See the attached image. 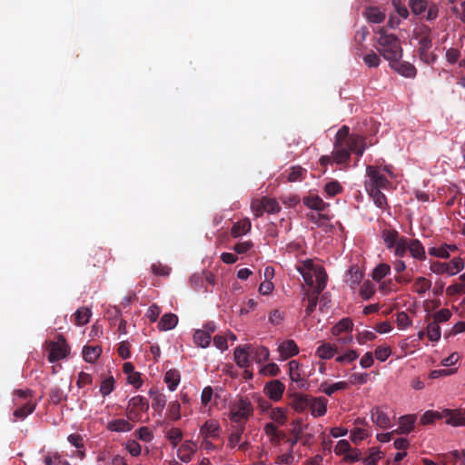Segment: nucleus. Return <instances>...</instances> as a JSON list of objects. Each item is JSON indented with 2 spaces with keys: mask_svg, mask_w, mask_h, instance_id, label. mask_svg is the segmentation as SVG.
<instances>
[{
  "mask_svg": "<svg viewBox=\"0 0 465 465\" xmlns=\"http://www.w3.org/2000/svg\"><path fill=\"white\" fill-rule=\"evenodd\" d=\"M365 147L366 143L363 136L355 134H351L348 126H341L335 135L331 155H322L319 160L321 166L323 168V173L326 172L329 163H348L351 153L361 157L365 151Z\"/></svg>",
  "mask_w": 465,
  "mask_h": 465,
  "instance_id": "obj_1",
  "label": "nucleus"
},
{
  "mask_svg": "<svg viewBox=\"0 0 465 465\" xmlns=\"http://www.w3.org/2000/svg\"><path fill=\"white\" fill-rule=\"evenodd\" d=\"M376 36L377 50L384 59L391 61L402 57V48L400 39L393 34H390L385 27L373 29Z\"/></svg>",
  "mask_w": 465,
  "mask_h": 465,
  "instance_id": "obj_2",
  "label": "nucleus"
},
{
  "mask_svg": "<svg viewBox=\"0 0 465 465\" xmlns=\"http://www.w3.org/2000/svg\"><path fill=\"white\" fill-rule=\"evenodd\" d=\"M304 282L313 291H323L326 288L328 276L324 268L315 265L312 260H306L297 265Z\"/></svg>",
  "mask_w": 465,
  "mask_h": 465,
  "instance_id": "obj_3",
  "label": "nucleus"
},
{
  "mask_svg": "<svg viewBox=\"0 0 465 465\" xmlns=\"http://www.w3.org/2000/svg\"><path fill=\"white\" fill-rule=\"evenodd\" d=\"M254 411L251 400L246 396H239L229 406V419L237 425H243Z\"/></svg>",
  "mask_w": 465,
  "mask_h": 465,
  "instance_id": "obj_4",
  "label": "nucleus"
},
{
  "mask_svg": "<svg viewBox=\"0 0 465 465\" xmlns=\"http://www.w3.org/2000/svg\"><path fill=\"white\" fill-rule=\"evenodd\" d=\"M381 238L389 250H392L395 256L404 257L406 237L400 235L395 229H385L381 232Z\"/></svg>",
  "mask_w": 465,
  "mask_h": 465,
  "instance_id": "obj_5",
  "label": "nucleus"
},
{
  "mask_svg": "<svg viewBox=\"0 0 465 465\" xmlns=\"http://www.w3.org/2000/svg\"><path fill=\"white\" fill-rule=\"evenodd\" d=\"M15 403L21 404V406L14 411V416L16 419L25 420L36 407V404L29 399L31 397V391L18 390L15 392Z\"/></svg>",
  "mask_w": 465,
  "mask_h": 465,
  "instance_id": "obj_6",
  "label": "nucleus"
},
{
  "mask_svg": "<svg viewBox=\"0 0 465 465\" xmlns=\"http://www.w3.org/2000/svg\"><path fill=\"white\" fill-rule=\"evenodd\" d=\"M149 402L146 398L137 395L131 398L126 407V417L129 420L139 421L142 415L147 412Z\"/></svg>",
  "mask_w": 465,
  "mask_h": 465,
  "instance_id": "obj_7",
  "label": "nucleus"
},
{
  "mask_svg": "<svg viewBox=\"0 0 465 465\" xmlns=\"http://www.w3.org/2000/svg\"><path fill=\"white\" fill-rule=\"evenodd\" d=\"M367 176L369 180L365 182L366 189H387L391 183L388 179L381 173L379 167L369 165L366 169Z\"/></svg>",
  "mask_w": 465,
  "mask_h": 465,
  "instance_id": "obj_8",
  "label": "nucleus"
},
{
  "mask_svg": "<svg viewBox=\"0 0 465 465\" xmlns=\"http://www.w3.org/2000/svg\"><path fill=\"white\" fill-rule=\"evenodd\" d=\"M68 352L69 349L65 340L62 336H59L56 341H53L49 345L48 360L50 362H55L64 359Z\"/></svg>",
  "mask_w": 465,
  "mask_h": 465,
  "instance_id": "obj_9",
  "label": "nucleus"
},
{
  "mask_svg": "<svg viewBox=\"0 0 465 465\" xmlns=\"http://www.w3.org/2000/svg\"><path fill=\"white\" fill-rule=\"evenodd\" d=\"M425 34L419 39V55L420 60L426 64H431L435 60V55L429 52L431 47V38L429 35L430 28L424 27Z\"/></svg>",
  "mask_w": 465,
  "mask_h": 465,
  "instance_id": "obj_10",
  "label": "nucleus"
},
{
  "mask_svg": "<svg viewBox=\"0 0 465 465\" xmlns=\"http://www.w3.org/2000/svg\"><path fill=\"white\" fill-rule=\"evenodd\" d=\"M202 439L218 440L222 436V427L214 419L207 420L199 430Z\"/></svg>",
  "mask_w": 465,
  "mask_h": 465,
  "instance_id": "obj_11",
  "label": "nucleus"
},
{
  "mask_svg": "<svg viewBox=\"0 0 465 465\" xmlns=\"http://www.w3.org/2000/svg\"><path fill=\"white\" fill-rule=\"evenodd\" d=\"M244 430H245V428L243 425H237L232 428V432L228 436V442H227L228 448H230L232 450L237 449L239 450H245L248 448V446H249L248 441L242 440V437L244 432Z\"/></svg>",
  "mask_w": 465,
  "mask_h": 465,
  "instance_id": "obj_12",
  "label": "nucleus"
},
{
  "mask_svg": "<svg viewBox=\"0 0 465 465\" xmlns=\"http://www.w3.org/2000/svg\"><path fill=\"white\" fill-rule=\"evenodd\" d=\"M279 353L278 361H286L299 353V347L293 340H285L280 341L277 346Z\"/></svg>",
  "mask_w": 465,
  "mask_h": 465,
  "instance_id": "obj_13",
  "label": "nucleus"
},
{
  "mask_svg": "<svg viewBox=\"0 0 465 465\" xmlns=\"http://www.w3.org/2000/svg\"><path fill=\"white\" fill-rule=\"evenodd\" d=\"M285 391V385L280 380L268 381L263 388L264 394L273 401H279Z\"/></svg>",
  "mask_w": 465,
  "mask_h": 465,
  "instance_id": "obj_14",
  "label": "nucleus"
},
{
  "mask_svg": "<svg viewBox=\"0 0 465 465\" xmlns=\"http://www.w3.org/2000/svg\"><path fill=\"white\" fill-rule=\"evenodd\" d=\"M410 252L414 259L424 261L426 259V252L422 243L418 239H409L406 237L404 246V256Z\"/></svg>",
  "mask_w": 465,
  "mask_h": 465,
  "instance_id": "obj_15",
  "label": "nucleus"
},
{
  "mask_svg": "<svg viewBox=\"0 0 465 465\" xmlns=\"http://www.w3.org/2000/svg\"><path fill=\"white\" fill-rule=\"evenodd\" d=\"M252 352V345L238 346L233 351L235 363L240 368H247L251 363V355Z\"/></svg>",
  "mask_w": 465,
  "mask_h": 465,
  "instance_id": "obj_16",
  "label": "nucleus"
},
{
  "mask_svg": "<svg viewBox=\"0 0 465 465\" xmlns=\"http://www.w3.org/2000/svg\"><path fill=\"white\" fill-rule=\"evenodd\" d=\"M401 58H397L390 63L391 69L404 77L414 78L417 74V69L413 64L406 61H401Z\"/></svg>",
  "mask_w": 465,
  "mask_h": 465,
  "instance_id": "obj_17",
  "label": "nucleus"
},
{
  "mask_svg": "<svg viewBox=\"0 0 465 465\" xmlns=\"http://www.w3.org/2000/svg\"><path fill=\"white\" fill-rule=\"evenodd\" d=\"M288 367L290 380L296 383L299 388H304L307 382L303 376V371L299 361L296 360H292L289 361Z\"/></svg>",
  "mask_w": 465,
  "mask_h": 465,
  "instance_id": "obj_18",
  "label": "nucleus"
},
{
  "mask_svg": "<svg viewBox=\"0 0 465 465\" xmlns=\"http://www.w3.org/2000/svg\"><path fill=\"white\" fill-rule=\"evenodd\" d=\"M328 400L322 396H311L310 411L314 418L322 417L327 412Z\"/></svg>",
  "mask_w": 465,
  "mask_h": 465,
  "instance_id": "obj_19",
  "label": "nucleus"
},
{
  "mask_svg": "<svg viewBox=\"0 0 465 465\" xmlns=\"http://www.w3.org/2000/svg\"><path fill=\"white\" fill-rule=\"evenodd\" d=\"M371 421L381 429H389L391 427L389 415L380 407L371 410Z\"/></svg>",
  "mask_w": 465,
  "mask_h": 465,
  "instance_id": "obj_20",
  "label": "nucleus"
},
{
  "mask_svg": "<svg viewBox=\"0 0 465 465\" xmlns=\"http://www.w3.org/2000/svg\"><path fill=\"white\" fill-rule=\"evenodd\" d=\"M196 449V444L193 440H185L177 449V457L184 463L190 462Z\"/></svg>",
  "mask_w": 465,
  "mask_h": 465,
  "instance_id": "obj_21",
  "label": "nucleus"
},
{
  "mask_svg": "<svg viewBox=\"0 0 465 465\" xmlns=\"http://www.w3.org/2000/svg\"><path fill=\"white\" fill-rule=\"evenodd\" d=\"M303 204L309 209L315 210L318 212H323L329 203L323 202V200L317 194H309L302 198Z\"/></svg>",
  "mask_w": 465,
  "mask_h": 465,
  "instance_id": "obj_22",
  "label": "nucleus"
},
{
  "mask_svg": "<svg viewBox=\"0 0 465 465\" xmlns=\"http://www.w3.org/2000/svg\"><path fill=\"white\" fill-rule=\"evenodd\" d=\"M348 388L347 381H337L334 383H329L327 381H323L319 386V391L326 394L327 396H331L337 391H344Z\"/></svg>",
  "mask_w": 465,
  "mask_h": 465,
  "instance_id": "obj_23",
  "label": "nucleus"
},
{
  "mask_svg": "<svg viewBox=\"0 0 465 465\" xmlns=\"http://www.w3.org/2000/svg\"><path fill=\"white\" fill-rule=\"evenodd\" d=\"M252 228L251 221L248 218L242 219L234 223L231 228V235L238 238L245 235Z\"/></svg>",
  "mask_w": 465,
  "mask_h": 465,
  "instance_id": "obj_24",
  "label": "nucleus"
},
{
  "mask_svg": "<svg viewBox=\"0 0 465 465\" xmlns=\"http://www.w3.org/2000/svg\"><path fill=\"white\" fill-rule=\"evenodd\" d=\"M353 322L351 318H342L331 330L333 336H340L342 333L351 332L353 330Z\"/></svg>",
  "mask_w": 465,
  "mask_h": 465,
  "instance_id": "obj_25",
  "label": "nucleus"
},
{
  "mask_svg": "<svg viewBox=\"0 0 465 465\" xmlns=\"http://www.w3.org/2000/svg\"><path fill=\"white\" fill-rule=\"evenodd\" d=\"M320 293L321 292H304L302 301L305 307L307 316L311 315L317 307Z\"/></svg>",
  "mask_w": 465,
  "mask_h": 465,
  "instance_id": "obj_26",
  "label": "nucleus"
},
{
  "mask_svg": "<svg viewBox=\"0 0 465 465\" xmlns=\"http://www.w3.org/2000/svg\"><path fill=\"white\" fill-rule=\"evenodd\" d=\"M416 418L414 415H405L400 418L399 427L394 430L398 434H407L411 432L415 424Z\"/></svg>",
  "mask_w": 465,
  "mask_h": 465,
  "instance_id": "obj_27",
  "label": "nucleus"
},
{
  "mask_svg": "<svg viewBox=\"0 0 465 465\" xmlns=\"http://www.w3.org/2000/svg\"><path fill=\"white\" fill-rule=\"evenodd\" d=\"M163 381L167 385L170 391H174L181 381V375L179 371L170 369L164 373Z\"/></svg>",
  "mask_w": 465,
  "mask_h": 465,
  "instance_id": "obj_28",
  "label": "nucleus"
},
{
  "mask_svg": "<svg viewBox=\"0 0 465 465\" xmlns=\"http://www.w3.org/2000/svg\"><path fill=\"white\" fill-rule=\"evenodd\" d=\"M306 169L302 166H292L286 170L282 175H286V180L289 183H295L302 181L306 177Z\"/></svg>",
  "mask_w": 465,
  "mask_h": 465,
  "instance_id": "obj_29",
  "label": "nucleus"
},
{
  "mask_svg": "<svg viewBox=\"0 0 465 465\" xmlns=\"http://www.w3.org/2000/svg\"><path fill=\"white\" fill-rule=\"evenodd\" d=\"M130 421L128 419H115L108 422L107 429L114 432H128L133 429Z\"/></svg>",
  "mask_w": 465,
  "mask_h": 465,
  "instance_id": "obj_30",
  "label": "nucleus"
},
{
  "mask_svg": "<svg viewBox=\"0 0 465 465\" xmlns=\"http://www.w3.org/2000/svg\"><path fill=\"white\" fill-rule=\"evenodd\" d=\"M311 396L307 394L299 393L293 398L292 406L297 412H303L310 410Z\"/></svg>",
  "mask_w": 465,
  "mask_h": 465,
  "instance_id": "obj_31",
  "label": "nucleus"
},
{
  "mask_svg": "<svg viewBox=\"0 0 465 465\" xmlns=\"http://www.w3.org/2000/svg\"><path fill=\"white\" fill-rule=\"evenodd\" d=\"M364 16L370 23L381 24L385 18V13L381 12L377 6H369L364 11Z\"/></svg>",
  "mask_w": 465,
  "mask_h": 465,
  "instance_id": "obj_32",
  "label": "nucleus"
},
{
  "mask_svg": "<svg viewBox=\"0 0 465 465\" xmlns=\"http://www.w3.org/2000/svg\"><path fill=\"white\" fill-rule=\"evenodd\" d=\"M148 394L152 397V408L158 412H162L166 406V396L154 390H150Z\"/></svg>",
  "mask_w": 465,
  "mask_h": 465,
  "instance_id": "obj_33",
  "label": "nucleus"
},
{
  "mask_svg": "<svg viewBox=\"0 0 465 465\" xmlns=\"http://www.w3.org/2000/svg\"><path fill=\"white\" fill-rule=\"evenodd\" d=\"M178 323V317L173 313H165L162 316L158 328L161 331H170L176 327Z\"/></svg>",
  "mask_w": 465,
  "mask_h": 465,
  "instance_id": "obj_34",
  "label": "nucleus"
},
{
  "mask_svg": "<svg viewBox=\"0 0 465 465\" xmlns=\"http://www.w3.org/2000/svg\"><path fill=\"white\" fill-rule=\"evenodd\" d=\"M336 352V347L329 342H322L316 349V356L322 360L331 359Z\"/></svg>",
  "mask_w": 465,
  "mask_h": 465,
  "instance_id": "obj_35",
  "label": "nucleus"
},
{
  "mask_svg": "<svg viewBox=\"0 0 465 465\" xmlns=\"http://www.w3.org/2000/svg\"><path fill=\"white\" fill-rule=\"evenodd\" d=\"M269 416L274 423L282 426L287 421V409L282 407L272 408Z\"/></svg>",
  "mask_w": 465,
  "mask_h": 465,
  "instance_id": "obj_36",
  "label": "nucleus"
},
{
  "mask_svg": "<svg viewBox=\"0 0 465 465\" xmlns=\"http://www.w3.org/2000/svg\"><path fill=\"white\" fill-rule=\"evenodd\" d=\"M362 276L363 274L359 266L353 265L346 274V282L350 283L351 289H354L355 285L361 282Z\"/></svg>",
  "mask_w": 465,
  "mask_h": 465,
  "instance_id": "obj_37",
  "label": "nucleus"
},
{
  "mask_svg": "<svg viewBox=\"0 0 465 465\" xmlns=\"http://www.w3.org/2000/svg\"><path fill=\"white\" fill-rule=\"evenodd\" d=\"M458 248L454 244H442L440 248L431 247L429 249V253L432 256L440 258H449L450 252L457 251Z\"/></svg>",
  "mask_w": 465,
  "mask_h": 465,
  "instance_id": "obj_38",
  "label": "nucleus"
},
{
  "mask_svg": "<svg viewBox=\"0 0 465 465\" xmlns=\"http://www.w3.org/2000/svg\"><path fill=\"white\" fill-rule=\"evenodd\" d=\"M274 276V269L271 266H267L263 271L264 280L261 282L258 291H273L274 284L272 279Z\"/></svg>",
  "mask_w": 465,
  "mask_h": 465,
  "instance_id": "obj_39",
  "label": "nucleus"
},
{
  "mask_svg": "<svg viewBox=\"0 0 465 465\" xmlns=\"http://www.w3.org/2000/svg\"><path fill=\"white\" fill-rule=\"evenodd\" d=\"M102 349L99 346H84L83 356L86 362L94 363L101 355Z\"/></svg>",
  "mask_w": 465,
  "mask_h": 465,
  "instance_id": "obj_40",
  "label": "nucleus"
},
{
  "mask_svg": "<svg viewBox=\"0 0 465 465\" xmlns=\"http://www.w3.org/2000/svg\"><path fill=\"white\" fill-rule=\"evenodd\" d=\"M366 191L377 207L381 209H386L388 206L387 199L384 193L381 192V190L366 189Z\"/></svg>",
  "mask_w": 465,
  "mask_h": 465,
  "instance_id": "obj_41",
  "label": "nucleus"
},
{
  "mask_svg": "<svg viewBox=\"0 0 465 465\" xmlns=\"http://www.w3.org/2000/svg\"><path fill=\"white\" fill-rule=\"evenodd\" d=\"M92 315L91 311L86 307L79 308L74 313V322L78 326L85 325L89 322L90 317Z\"/></svg>",
  "mask_w": 465,
  "mask_h": 465,
  "instance_id": "obj_42",
  "label": "nucleus"
},
{
  "mask_svg": "<svg viewBox=\"0 0 465 465\" xmlns=\"http://www.w3.org/2000/svg\"><path fill=\"white\" fill-rule=\"evenodd\" d=\"M211 336L208 331L196 330L193 334L194 343L201 348H207L211 342Z\"/></svg>",
  "mask_w": 465,
  "mask_h": 465,
  "instance_id": "obj_43",
  "label": "nucleus"
},
{
  "mask_svg": "<svg viewBox=\"0 0 465 465\" xmlns=\"http://www.w3.org/2000/svg\"><path fill=\"white\" fill-rule=\"evenodd\" d=\"M108 259V253L106 250L98 249L94 251V255L89 260V263L94 267H100L104 264Z\"/></svg>",
  "mask_w": 465,
  "mask_h": 465,
  "instance_id": "obj_44",
  "label": "nucleus"
},
{
  "mask_svg": "<svg viewBox=\"0 0 465 465\" xmlns=\"http://www.w3.org/2000/svg\"><path fill=\"white\" fill-rule=\"evenodd\" d=\"M427 336L432 342H437L440 340L441 331L438 322H431L427 326Z\"/></svg>",
  "mask_w": 465,
  "mask_h": 465,
  "instance_id": "obj_45",
  "label": "nucleus"
},
{
  "mask_svg": "<svg viewBox=\"0 0 465 465\" xmlns=\"http://www.w3.org/2000/svg\"><path fill=\"white\" fill-rule=\"evenodd\" d=\"M391 267L387 263H380L372 271V279L376 282H381L385 276L390 274Z\"/></svg>",
  "mask_w": 465,
  "mask_h": 465,
  "instance_id": "obj_46",
  "label": "nucleus"
},
{
  "mask_svg": "<svg viewBox=\"0 0 465 465\" xmlns=\"http://www.w3.org/2000/svg\"><path fill=\"white\" fill-rule=\"evenodd\" d=\"M253 359L257 363H262L266 361L270 357V351L265 346H258L256 348L252 347Z\"/></svg>",
  "mask_w": 465,
  "mask_h": 465,
  "instance_id": "obj_47",
  "label": "nucleus"
},
{
  "mask_svg": "<svg viewBox=\"0 0 465 465\" xmlns=\"http://www.w3.org/2000/svg\"><path fill=\"white\" fill-rule=\"evenodd\" d=\"M371 432L366 429L363 428H355L351 431V440L358 444L363 440L367 439L369 436H371Z\"/></svg>",
  "mask_w": 465,
  "mask_h": 465,
  "instance_id": "obj_48",
  "label": "nucleus"
},
{
  "mask_svg": "<svg viewBox=\"0 0 465 465\" xmlns=\"http://www.w3.org/2000/svg\"><path fill=\"white\" fill-rule=\"evenodd\" d=\"M382 457V452L379 448L373 447L369 450V455L363 459L365 465H377Z\"/></svg>",
  "mask_w": 465,
  "mask_h": 465,
  "instance_id": "obj_49",
  "label": "nucleus"
},
{
  "mask_svg": "<svg viewBox=\"0 0 465 465\" xmlns=\"http://www.w3.org/2000/svg\"><path fill=\"white\" fill-rule=\"evenodd\" d=\"M428 5L429 3L427 0H410L409 2L411 12L415 15L425 14Z\"/></svg>",
  "mask_w": 465,
  "mask_h": 465,
  "instance_id": "obj_50",
  "label": "nucleus"
},
{
  "mask_svg": "<svg viewBox=\"0 0 465 465\" xmlns=\"http://www.w3.org/2000/svg\"><path fill=\"white\" fill-rule=\"evenodd\" d=\"M166 438L172 446L175 448L183 438V431L179 428H171L166 432Z\"/></svg>",
  "mask_w": 465,
  "mask_h": 465,
  "instance_id": "obj_51",
  "label": "nucleus"
},
{
  "mask_svg": "<svg viewBox=\"0 0 465 465\" xmlns=\"http://www.w3.org/2000/svg\"><path fill=\"white\" fill-rule=\"evenodd\" d=\"M181 404L178 401H173L169 403L166 415L173 420H178L181 418Z\"/></svg>",
  "mask_w": 465,
  "mask_h": 465,
  "instance_id": "obj_52",
  "label": "nucleus"
},
{
  "mask_svg": "<svg viewBox=\"0 0 465 465\" xmlns=\"http://www.w3.org/2000/svg\"><path fill=\"white\" fill-rule=\"evenodd\" d=\"M369 381V374L367 372H354L349 377V384L351 385H361L367 383Z\"/></svg>",
  "mask_w": 465,
  "mask_h": 465,
  "instance_id": "obj_53",
  "label": "nucleus"
},
{
  "mask_svg": "<svg viewBox=\"0 0 465 465\" xmlns=\"http://www.w3.org/2000/svg\"><path fill=\"white\" fill-rule=\"evenodd\" d=\"M448 274L454 275L460 272L464 268V262L461 258H453L450 262L447 263Z\"/></svg>",
  "mask_w": 465,
  "mask_h": 465,
  "instance_id": "obj_54",
  "label": "nucleus"
},
{
  "mask_svg": "<svg viewBox=\"0 0 465 465\" xmlns=\"http://www.w3.org/2000/svg\"><path fill=\"white\" fill-rule=\"evenodd\" d=\"M324 191L330 197H333L342 192V186L338 181H331L325 184Z\"/></svg>",
  "mask_w": 465,
  "mask_h": 465,
  "instance_id": "obj_55",
  "label": "nucleus"
},
{
  "mask_svg": "<svg viewBox=\"0 0 465 465\" xmlns=\"http://www.w3.org/2000/svg\"><path fill=\"white\" fill-rule=\"evenodd\" d=\"M114 389V379L110 376L103 380L100 384V392L105 397L108 396Z\"/></svg>",
  "mask_w": 465,
  "mask_h": 465,
  "instance_id": "obj_56",
  "label": "nucleus"
},
{
  "mask_svg": "<svg viewBox=\"0 0 465 465\" xmlns=\"http://www.w3.org/2000/svg\"><path fill=\"white\" fill-rule=\"evenodd\" d=\"M151 270L154 275L163 277H167L172 271L171 267L162 264L161 262L153 263Z\"/></svg>",
  "mask_w": 465,
  "mask_h": 465,
  "instance_id": "obj_57",
  "label": "nucleus"
},
{
  "mask_svg": "<svg viewBox=\"0 0 465 465\" xmlns=\"http://www.w3.org/2000/svg\"><path fill=\"white\" fill-rule=\"evenodd\" d=\"M262 201L264 203L263 210H265L268 213H279L281 210V207L278 203V202L275 199L269 198V197H263Z\"/></svg>",
  "mask_w": 465,
  "mask_h": 465,
  "instance_id": "obj_58",
  "label": "nucleus"
},
{
  "mask_svg": "<svg viewBox=\"0 0 465 465\" xmlns=\"http://www.w3.org/2000/svg\"><path fill=\"white\" fill-rule=\"evenodd\" d=\"M396 322L398 328L401 330H406L412 324L411 320L405 312H401L397 313Z\"/></svg>",
  "mask_w": 465,
  "mask_h": 465,
  "instance_id": "obj_59",
  "label": "nucleus"
},
{
  "mask_svg": "<svg viewBox=\"0 0 465 465\" xmlns=\"http://www.w3.org/2000/svg\"><path fill=\"white\" fill-rule=\"evenodd\" d=\"M376 339V334L372 331L364 330L362 331H359L356 336V341L359 344H365L368 341H374Z\"/></svg>",
  "mask_w": 465,
  "mask_h": 465,
  "instance_id": "obj_60",
  "label": "nucleus"
},
{
  "mask_svg": "<svg viewBox=\"0 0 465 465\" xmlns=\"http://www.w3.org/2000/svg\"><path fill=\"white\" fill-rule=\"evenodd\" d=\"M279 372L280 368L274 362L267 363L260 369V373L263 376H276Z\"/></svg>",
  "mask_w": 465,
  "mask_h": 465,
  "instance_id": "obj_61",
  "label": "nucleus"
},
{
  "mask_svg": "<svg viewBox=\"0 0 465 465\" xmlns=\"http://www.w3.org/2000/svg\"><path fill=\"white\" fill-rule=\"evenodd\" d=\"M375 358L383 362L391 355V349L389 346H379L374 351Z\"/></svg>",
  "mask_w": 465,
  "mask_h": 465,
  "instance_id": "obj_62",
  "label": "nucleus"
},
{
  "mask_svg": "<svg viewBox=\"0 0 465 465\" xmlns=\"http://www.w3.org/2000/svg\"><path fill=\"white\" fill-rule=\"evenodd\" d=\"M253 247L252 241L239 242L234 244L232 250L238 254H244L248 252Z\"/></svg>",
  "mask_w": 465,
  "mask_h": 465,
  "instance_id": "obj_63",
  "label": "nucleus"
},
{
  "mask_svg": "<svg viewBox=\"0 0 465 465\" xmlns=\"http://www.w3.org/2000/svg\"><path fill=\"white\" fill-rule=\"evenodd\" d=\"M139 440L144 442H151L153 439V434L148 427H141L135 432Z\"/></svg>",
  "mask_w": 465,
  "mask_h": 465,
  "instance_id": "obj_64",
  "label": "nucleus"
}]
</instances>
